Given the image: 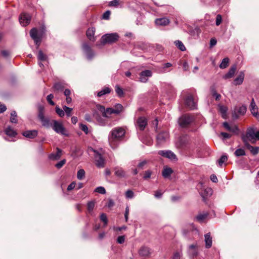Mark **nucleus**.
I'll use <instances>...</instances> for the list:
<instances>
[{
  "mask_svg": "<svg viewBox=\"0 0 259 259\" xmlns=\"http://www.w3.org/2000/svg\"><path fill=\"white\" fill-rule=\"evenodd\" d=\"M234 155L236 157H239L241 156H244L245 155V150L242 148H239L236 150L234 152Z\"/></svg>",
  "mask_w": 259,
  "mask_h": 259,
  "instance_id": "nucleus-33",
  "label": "nucleus"
},
{
  "mask_svg": "<svg viewBox=\"0 0 259 259\" xmlns=\"http://www.w3.org/2000/svg\"><path fill=\"white\" fill-rule=\"evenodd\" d=\"M185 105L187 107L191 109H194L196 108V102L194 101L191 95L188 94L185 100Z\"/></svg>",
  "mask_w": 259,
  "mask_h": 259,
  "instance_id": "nucleus-12",
  "label": "nucleus"
},
{
  "mask_svg": "<svg viewBox=\"0 0 259 259\" xmlns=\"http://www.w3.org/2000/svg\"><path fill=\"white\" fill-rule=\"evenodd\" d=\"M63 109L65 112L66 115L67 116H70L71 115V112L72 111V109L71 108H69L65 105L63 106Z\"/></svg>",
  "mask_w": 259,
  "mask_h": 259,
  "instance_id": "nucleus-47",
  "label": "nucleus"
},
{
  "mask_svg": "<svg viewBox=\"0 0 259 259\" xmlns=\"http://www.w3.org/2000/svg\"><path fill=\"white\" fill-rule=\"evenodd\" d=\"M95 192L99 193L100 194H105L106 193V190L104 188V187L100 186V187H97L95 189Z\"/></svg>",
  "mask_w": 259,
  "mask_h": 259,
  "instance_id": "nucleus-45",
  "label": "nucleus"
},
{
  "mask_svg": "<svg viewBox=\"0 0 259 259\" xmlns=\"http://www.w3.org/2000/svg\"><path fill=\"white\" fill-rule=\"evenodd\" d=\"M93 151L95 153V160L97 166L99 168L104 167L105 164V160L102 155V154L99 153L96 150H93Z\"/></svg>",
  "mask_w": 259,
  "mask_h": 259,
  "instance_id": "nucleus-7",
  "label": "nucleus"
},
{
  "mask_svg": "<svg viewBox=\"0 0 259 259\" xmlns=\"http://www.w3.org/2000/svg\"><path fill=\"white\" fill-rule=\"evenodd\" d=\"M43 109H44L43 107H39V113L38 114V117H39V119L40 120V121L41 120L44 119V118H45L44 113L42 112Z\"/></svg>",
  "mask_w": 259,
  "mask_h": 259,
  "instance_id": "nucleus-57",
  "label": "nucleus"
},
{
  "mask_svg": "<svg viewBox=\"0 0 259 259\" xmlns=\"http://www.w3.org/2000/svg\"><path fill=\"white\" fill-rule=\"evenodd\" d=\"M193 121L192 117L189 115H184L179 118L180 125L183 127H186Z\"/></svg>",
  "mask_w": 259,
  "mask_h": 259,
  "instance_id": "nucleus-8",
  "label": "nucleus"
},
{
  "mask_svg": "<svg viewBox=\"0 0 259 259\" xmlns=\"http://www.w3.org/2000/svg\"><path fill=\"white\" fill-rule=\"evenodd\" d=\"M23 136L28 139H34L38 135V132L36 130L26 131L22 133Z\"/></svg>",
  "mask_w": 259,
  "mask_h": 259,
  "instance_id": "nucleus-21",
  "label": "nucleus"
},
{
  "mask_svg": "<svg viewBox=\"0 0 259 259\" xmlns=\"http://www.w3.org/2000/svg\"><path fill=\"white\" fill-rule=\"evenodd\" d=\"M42 124L43 126L49 127L52 123H51L50 122V120L49 118H45L44 119L41 120Z\"/></svg>",
  "mask_w": 259,
  "mask_h": 259,
  "instance_id": "nucleus-43",
  "label": "nucleus"
},
{
  "mask_svg": "<svg viewBox=\"0 0 259 259\" xmlns=\"http://www.w3.org/2000/svg\"><path fill=\"white\" fill-rule=\"evenodd\" d=\"M213 193L212 189L210 188H206L204 190L203 192H201L200 194L204 201H206V197L210 196Z\"/></svg>",
  "mask_w": 259,
  "mask_h": 259,
  "instance_id": "nucleus-22",
  "label": "nucleus"
},
{
  "mask_svg": "<svg viewBox=\"0 0 259 259\" xmlns=\"http://www.w3.org/2000/svg\"><path fill=\"white\" fill-rule=\"evenodd\" d=\"M64 85L61 82H57L54 84L53 88L55 91L59 92L63 90L64 89Z\"/></svg>",
  "mask_w": 259,
  "mask_h": 259,
  "instance_id": "nucleus-32",
  "label": "nucleus"
},
{
  "mask_svg": "<svg viewBox=\"0 0 259 259\" xmlns=\"http://www.w3.org/2000/svg\"><path fill=\"white\" fill-rule=\"evenodd\" d=\"M220 111L221 112L222 114V117L224 118H226V113H227V108L224 106H219Z\"/></svg>",
  "mask_w": 259,
  "mask_h": 259,
  "instance_id": "nucleus-41",
  "label": "nucleus"
},
{
  "mask_svg": "<svg viewBox=\"0 0 259 259\" xmlns=\"http://www.w3.org/2000/svg\"><path fill=\"white\" fill-rule=\"evenodd\" d=\"M56 112L60 117H63L64 116V110L60 109L58 106H56L55 108Z\"/></svg>",
  "mask_w": 259,
  "mask_h": 259,
  "instance_id": "nucleus-44",
  "label": "nucleus"
},
{
  "mask_svg": "<svg viewBox=\"0 0 259 259\" xmlns=\"http://www.w3.org/2000/svg\"><path fill=\"white\" fill-rule=\"evenodd\" d=\"M31 19V16L25 13H22L19 17L20 23L23 26H26L29 24Z\"/></svg>",
  "mask_w": 259,
  "mask_h": 259,
  "instance_id": "nucleus-10",
  "label": "nucleus"
},
{
  "mask_svg": "<svg viewBox=\"0 0 259 259\" xmlns=\"http://www.w3.org/2000/svg\"><path fill=\"white\" fill-rule=\"evenodd\" d=\"M79 128L81 131L84 132L86 134H88V126L83 124L80 123L79 124Z\"/></svg>",
  "mask_w": 259,
  "mask_h": 259,
  "instance_id": "nucleus-50",
  "label": "nucleus"
},
{
  "mask_svg": "<svg viewBox=\"0 0 259 259\" xmlns=\"http://www.w3.org/2000/svg\"><path fill=\"white\" fill-rule=\"evenodd\" d=\"M45 31V26H42L39 31H38L35 28H33L30 31V35L34 40L37 47L40 45L42 36L44 34Z\"/></svg>",
  "mask_w": 259,
  "mask_h": 259,
  "instance_id": "nucleus-4",
  "label": "nucleus"
},
{
  "mask_svg": "<svg viewBox=\"0 0 259 259\" xmlns=\"http://www.w3.org/2000/svg\"><path fill=\"white\" fill-rule=\"evenodd\" d=\"M151 253V249L147 247L143 246L140 248L139 250V254L141 256L147 257Z\"/></svg>",
  "mask_w": 259,
  "mask_h": 259,
  "instance_id": "nucleus-19",
  "label": "nucleus"
},
{
  "mask_svg": "<svg viewBox=\"0 0 259 259\" xmlns=\"http://www.w3.org/2000/svg\"><path fill=\"white\" fill-rule=\"evenodd\" d=\"M10 121L14 123L17 122V113L15 111H13L11 113Z\"/></svg>",
  "mask_w": 259,
  "mask_h": 259,
  "instance_id": "nucleus-36",
  "label": "nucleus"
},
{
  "mask_svg": "<svg viewBox=\"0 0 259 259\" xmlns=\"http://www.w3.org/2000/svg\"><path fill=\"white\" fill-rule=\"evenodd\" d=\"M7 135L10 137H14L17 135V133L15 131L11 128V126H8L5 131Z\"/></svg>",
  "mask_w": 259,
  "mask_h": 259,
  "instance_id": "nucleus-29",
  "label": "nucleus"
},
{
  "mask_svg": "<svg viewBox=\"0 0 259 259\" xmlns=\"http://www.w3.org/2000/svg\"><path fill=\"white\" fill-rule=\"evenodd\" d=\"M61 150L57 148V152L56 153H51L49 156V158L51 160H58L61 156Z\"/></svg>",
  "mask_w": 259,
  "mask_h": 259,
  "instance_id": "nucleus-26",
  "label": "nucleus"
},
{
  "mask_svg": "<svg viewBox=\"0 0 259 259\" xmlns=\"http://www.w3.org/2000/svg\"><path fill=\"white\" fill-rule=\"evenodd\" d=\"M245 146L250 151L251 154L255 155H256L259 152L258 147H253L251 146L249 143H244Z\"/></svg>",
  "mask_w": 259,
  "mask_h": 259,
  "instance_id": "nucleus-24",
  "label": "nucleus"
},
{
  "mask_svg": "<svg viewBox=\"0 0 259 259\" xmlns=\"http://www.w3.org/2000/svg\"><path fill=\"white\" fill-rule=\"evenodd\" d=\"M168 138V134L166 132H162L157 136V141L158 144L165 142Z\"/></svg>",
  "mask_w": 259,
  "mask_h": 259,
  "instance_id": "nucleus-20",
  "label": "nucleus"
},
{
  "mask_svg": "<svg viewBox=\"0 0 259 259\" xmlns=\"http://www.w3.org/2000/svg\"><path fill=\"white\" fill-rule=\"evenodd\" d=\"M160 155L169 158L171 160H174L176 159V155L170 150H160L158 152Z\"/></svg>",
  "mask_w": 259,
  "mask_h": 259,
  "instance_id": "nucleus-14",
  "label": "nucleus"
},
{
  "mask_svg": "<svg viewBox=\"0 0 259 259\" xmlns=\"http://www.w3.org/2000/svg\"><path fill=\"white\" fill-rule=\"evenodd\" d=\"M85 171L83 169H80L77 171V178L78 180H82L85 177Z\"/></svg>",
  "mask_w": 259,
  "mask_h": 259,
  "instance_id": "nucleus-34",
  "label": "nucleus"
},
{
  "mask_svg": "<svg viewBox=\"0 0 259 259\" xmlns=\"http://www.w3.org/2000/svg\"><path fill=\"white\" fill-rule=\"evenodd\" d=\"M241 139L244 143H248L249 141L255 143L256 140H259V131H255L253 127H249L245 135L241 136Z\"/></svg>",
  "mask_w": 259,
  "mask_h": 259,
  "instance_id": "nucleus-3",
  "label": "nucleus"
},
{
  "mask_svg": "<svg viewBox=\"0 0 259 259\" xmlns=\"http://www.w3.org/2000/svg\"><path fill=\"white\" fill-rule=\"evenodd\" d=\"M75 186V183L72 182L68 186L67 190L68 191H71L74 188Z\"/></svg>",
  "mask_w": 259,
  "mask_h": 259,
  "instance_id": "nucleus-63",
  "label": "nucleus"
},
{
  "mask_svg": "<svg viewBox=\"0 0 259 259\" xmlns=\"http://www.w3.org/2000/svg\"><path fill=\"white\" fill-rule=\"evenodd\" d=\"M188 254L191 258L197 257L198 255L197 246L194 244L189 245L188 249Z\"/></svg>",
  "mask_w": 259,
  "mask_h": 259,
  "instance_id": "nucleus-13",
  "label": "nucleus"
},
{
  "mask_svg": "<svg viewBox=\"0 0 259 259\" xmlns=\"http://www.w3.org/2000/svg\"><path fill=\"white\" fill-rule=\"evenodd\" d=\"M222 21V17L220 14H218L216 17L215 24L217 26H219Z\"/></svg>",
  "mask_w": 259,
  "mask_h": 259,
  "instance_id": "nucleus-52",
  "label": "nucleus"
},
{
  "mask_svg": "<svg viewBox=\"0 0 259 259\" xmlns=\"http://www.w3.org/2000/svg\"><path fill=\"white\" fill-rule=\"evenodd\" d=\"M65 162H66V160L63 159V160L60 161L59 162H58L57 163H56L55 164V166L57 168L60 169L63 166V165L65 163Z\"/></svg>",
  "mask_w": 259,
  "mask_h": 259,
  "instance_id": "nucleus-51",
  "label": "nucleus"
},
{
  "mask_svg": "<svg viewBox=\"0 0 259 259\" xmlns=\"http://www.w3.org/2000/svg\"><path fill=\"white\" fill-rule=\"evenodd\" d=\"M120 0H113L110 2L109 5L112 7H117L119 4Z\"/></svg>",
  "mask_w": 259,
  "mask_h": 259,
  "instance_id": "nucleus-58",
  "label": "nucleus"
},
{
  "mask_svg": "<svg viewBox=\"0 0 259 259\" xmlns=\"http://www.w3.org/2000/svg\"><path fill=\"white\" fill-rule=\"evenodd\" d=\"M244 78V73L241 71L238 76L234 80V84L236 85H240L242 83Z\"/></svg>",
  "mask_w": 259,
  "mask_h": 259,
  "instance_id": "nucleus-23",
  "label": "nucleus"
},
{
  "mask_svg": "<svg viewBox=\"0 0 259 259\" xmlns=\"http://www.w3.org/2000/svg\"><path fill=\"white\" fill-rule=\"evenodd\" d=\"M100 219L104 223L105 226L107 224L108 219L105 213L101 214L100 216Z\"/></svg>",
  "mask_w": 259,
  "mask_h": 259,
  "instance_id": "nucleus-54",
  "label": "nucleus"
},
{
  "mask_svg": "<svg viewBox=\"0 0 259 259\" xmlns=\"http://www.w3.org/2000/svg\"><path fill=\"white\" fill-rule=\"evenodd\" d=\"M236 67L235 65L231 66L228 73L224 76V78L227 79L232 77L236 71Z\"/></svg>",
  "mask_w": 259,
  "mask_h": 259,
  "instance_id": "nucleus-27",
  "label": "nucleus"
},
{
  "mask_svg": "<svg viewBox=\"0 0 259 259\" xmlns=\"http://www.w3.org/2000/svg\"><path fill=\"white\" fill-rule=\"evenodd\" d=\"M110 15V11H107L103 15V18L104 19L108 20L109 18Z\"/></svg>",
  "mask_w": 259,
  "mask_h": 259,
  "instance_id": "nucleus-62",
  "label": "nucleus"
},
{
  "mask_svg": "<svg viewBox=\"0 0 259 259\" xmlns=\"http://www.w3.org/2000/svg\"><path fill=\"white\" fill-rule=\"evenodd\" d=\"M170 23V20L167 17L157 18L155 20V24L157 26H165Z\"/></svg>",
  "mask_w": 259,
  "mask_h": 259,
  "instance_id": "nucleus-15",
  "label": "nucleus"
},
{
  "mask_svg": "<svg viewBox=\"0 0 259 259\" xmlns=\"http://www.w3.org/2000/svg\"><path fill=\"white\" fill-rule=\"evenodd\" d=\"M37 58L39 61H46L47 59V55L44 54L43 53L42 51L41 50L38 51Z\"/></svg>",
  "mask_w": 259,
  "mask_h": 259,
  "instance_id": "nucleus-35",
  "label": "nucleus"
},
{
  "mask_svg": "<svg viewBox=\"0 0 259 259\" xmlns=\"http://www.w3.org/2000/svg\"><path fill=\"white\" fill-rule=\"evenodd\" d=\"M125 133L124 130L121 127H115L111 131L109 135V142L112 148L117 147L116 142L122 138Z\"/></svg>",
  "mask_w": 259,
  "mask_h": 259,
  "instance_id": "nucleus-2",
  "label": "nucleus"
},
{
  "mask_svg": "<svg viewBox=\"0 0 259 259\" xmlns=\"http://www.w3.org/2000/svg\"><path fill=\"white\" fill-rule=\"evenodd\" d=\"M172 172V170L171 168L165 167L162 171V176L164 178H168L170 176Z\"/></svg>",
  "mask_w": 259,
  "mask_h": 259,
  "instance_id": "nucleus-30",
  "label": "nucleus"
},
{
  "mask_svg": "<svg viewBox=\"0 0 259 259\" xmlns=\"http://www.w3.org/2000/svg\"><path fill=\"white\" fill-rule=\"evenodd\" d=\"M51 126L53 130L57 134H59L64 136L68 135L66 133V130L63 126L62 122L55 120H52V124H51Z\"/></svg>",
  "mask_w": 259,
  "mask_h": 259,
  "instance_id": "nucleus-6",
  "label": "nucleus"
},
{
  "mask_svg": "<svg viewBox=\"0 0 259 259\" xmlns=\"http://www.w3.org/2000/svg\"><path fill=\"white\" fill-rule=\"evenodd\" d=\"M205 247L209 248L212 246V238L210 236V233H208L204 235Z\"/></svg>",
  "mask_w": 259,
  "mask_h": 259,
  "instance_id": "nucleus-25",
  "label": "nucleus"
},
{
  "mask_svg": "<svg viewBox=\"0 0 259 259\" xmlns=\"http://www.w3.org/2000/svg\"><path fill=\"white\" fill-rule=\"evenodd\" d=\"M95 28H93V27L88 29V30L87 31V37H88V38L90 40H91L92 41L95 40L94 37V34H95Z\"/></svg>",
  "mask_w": 259,
  "mask_h": 259,
  "instance_id": "nucleus-28",
  "label": "nucleus"
},
{
  "mask_svg": "<svg viewBox=\"0 0 259 259\" xmlns=\"http://www.w3.org/2000/svg\"><path fill=\"white\" fill-rule=\"evenodd\" d=\"M152 76V72L150 70H145L139 73V81L146 83L149 77Z\"/></svg>",
  "mask_w": 259,
  "mask_h": 259,
  "instance_id": "nucleus-9",
  "label": "nucleus"
},
{
  "mask_svg": "<svg viewBox=\"0 0 259 259\" xmlns=\"http://www.w3.org/2000/svg\"><path fill=\"white\" fill-rule=\"evenodd\" d=\"M151 171L149 170L145 171L144 176H143V179L146 180L149 178L151 175Z\"/></svg>",
  "mask_w": 259,
  "mask_h": 259,
  "instance_id": "nucleus-60",
  "label": "nucleus"
},
{
  "mask_svg": "<svg viewBox=\"0 0 259 259\" xmlns=\"http://www.w3.org/2000/svg\"><path fill=\"white\" fill-rule=\"evenodd\" d=\"M110 92H111V89L109 88L105 87L101 91H100V92H99L98 93L97 95L98 97H100L105 94H109Z\"/></svg>",
  "mask_w": 259,
  "mask_h": 259,
  "instance_id": "nucleus-31",
  "label": "nucleus"
},
{
  "mask_svg": "<svg viewBox=\"0 0 259 259\" xmlns=\"http://www.w3.org/2000/svg\"><path fill=\"white\" fill-rule=\"evenodd\" d=\"M228 158H227V156L226 155H222L221 158L218 160V164H219V165L220 166H221L223 164L227 161Z\"/></svg>",
  "mask_w": 259,
  "mask_h": 259,
  "instance_id": "nucleus-42",
  "label": "nucleus"
},
{
  "mask_svg": "<svg viewBox=\"0 0 259 259\" xmlns=\"http://www.w3.org/2000/svg\"><path fill=\"white\" fill-rule=\"evenodd\" d=\"M246 107L244 106H242L239 108V109L238 110V112L240 114L243 115L246 112Z\"/></svg>",
  "mask_w": 259,
  "mask_h": 259,
  "instance_id": "nucleus-55",
  "label": "nucleus"
},
{
  "mask_svg": "<svg viewBox=\"0 0 259 259\" xmlns=\"http://www.w3.org/2000/svg\"><path fill=\"white\" fill-rule=\"evenodd\" d=\"M229 63V59L228 58H225L223 59L220 65V67L222 69H224L228 66Z\"/></svg>",
  "mask_w": 259,
  "mask_h": 259,
  "instance_id": "nucleus-38",
  "label": "nucleus"
},
{
  "mask_svg": "<svg viewBox=\"0 0 259 259\" xmlns=\"http://www.w3.org/2000/svg\"><path fill=\"white\" fill-rule=\"evenodd\" d=\"M147 121L144 117H140L137 121V127L140 131H143L147 125Z\"/></svg>",
  "mask_w": 259,
  "mask_h": 259,
  "instance_id": "nucleus-16",
  "label": "nucleus"
},
{
  "mask_svg": "<svg viewBox=\"0 0 259 259\" xmlns=\"http://www.w3.org/2000/svg\"><path fill=\"white\" fill-rule=\"evenodd\" d=\"M229 131L231 132L234 134H237L238 128L236 125H233L231 126L230 130Z\"/></svg>",
  "mask_w": 259,
  "mask_h": 259,
  "instance_id": "nucleus-56",
  "label": "nucleus"
},
{
  "mask_svg": "<svg viewBox=\"0 0 259 259\" xmlns=\"http://www.w3.org/2000/svg\"><path fill=\"white\" fill-rule=\"evenodd\" d=\"M115 92L119 97H121L123 95V90L119 85H116Z\"/></svg>",
  "mask_w": 259,
  "mask_h": 259,
  "instance_id": "nucleus-46",
  "label": "nucleus"
},
{
  "mask_svg": "<svg viewBox=\"0 0 259 259\" xmlns=\"http://www.w3.org/2000/svg\"><path fill=\"white\" fill-rule=\"evenodd\" d=\"M172 66V64L170 63H166L163 65V67L161 68V69L159 70V72L160 73H165L166 72V69Z\"/></svg>",
  "mask_w": 259,
  "mask_h": 259,
  "instance_id": "nucleus-39",
  "label": "nucleus"
},
{
  "mask_svg": "<svg viewBox=\"0 0 259 259\" xmlns=\"http://www.w3.org/2000/svg\"><path fill=\"white\" fill-rule=\"evenodd\" d=\"M97 109L102 114L103 117L95 114V117L98 123L102 126L107 124V120L105 118H110L112 114L118 115L122 112L123 107L120 104H116L113 107L105 108L104 106L98 105Z\"/></svg>",
  "mask_w": 259,
  "mask_h": 259,
  "instance_id": "nucleus-1",
  "label": "nucleus"
},
{
  "mask_svg": "<svg viewBox=\"0 0 259 259\" xmlns=\"http://www.w3.org/2000/svg\"><path fill=\"white\" fill-rule=\"evenodd\" d=\"M250 110L252 114L256 118L259 119V113L257 112V108L253 99H252L250 103Z\"/></svg>",
  "mask_w": 259,
  "mask_h": 259,
  "instance_id": "nucleus-18",
  "label": "nucleus"
},
{
  "mask_svg": "<svg viewBox=\"0 0 259 259\" xmlns=\"http://www.w3.org/2000/svg\"><path fill=\"white\" fill-rule=\"evenodd\" d=\"M208 214L207 213H203V214H198L196 219V220L199 221V222H202L207 217Z\"/></svg>",
  "mask_w": 259,
  "mask_h": 259,
  "instance_id": "nucleus-40",
  "label": "nucleus"
},
{
  "mask_svg": "<svg viewBox=\"0 0 259 259\" xmlns=\"http://www.w3.org/2000/svg\"><path fill=\"white\" fill-rule=\"evenodd\" d=\"M134 196V192L131 190H128L126 191L125 192V197L126 198H133Z\"/></svg>",
  "mask_w": 259,
  "mask_h": 259,
  "instance_id": "nucleus-48",
  "label": "nucleus"
},
{
  "mask_svg": "<svg viewBox=\"0 0 259 259\" xmlns=\"http://www.w3.org/2000/svg\"><path fill=\"white\" fill-rule=\"evenodd\" d=\"M82 49L88 60L92 59L95 56V53L87 44L84 43L82 45Z\"/></svg>",
  "mask_w": 259,
  "mask_h": 259,
  "instance_id": "nucleus-11",
  "label": "nucleus"
},
{
  "mask_svg": "<svg viewBox=\"0 0 259 259\" xmlns=\"http://www.w3.org/2000/svg\"><path fill=\"white\" fill-rule=\"evenodd\" d=\"M125 241L124 236H120L117 239V241L119 244H122Z\"/></svg>",
  "mask_w": 259,
  "mask_h": 259,
  "instance_id": "nucleus-61",
  "label": "nucleus"
},
{
  "mask_svg": "<svg viewBox=\"0 0 259 259\" xmlns=\"http://www.w3.org/2000/svg\"><path fill=\"white\" fill-rule=\"evenodd\" d=\"M119 35L117 33H107L101 37V42L103 44H112L118 40Z\"/></svg>",
  "mask_w": 259,
  "mask_h": 259,
  "instance_id": "nucleus-5",
  "label": "nucleus"
},
{
  "mask_svg": "<svg viewBox=\"0 0 259 259\" xmlns=\"http://www.w3.org/2000/svg\"><path fill=\"white\" fill-rule=\"evenodd\" d=\"M115 175L120 178H125L126 176V171L121 167L116 166L114 168Z\"/></svg>",
  "mask_w": 259,
  "mask_h": 259,
  "instance_id": "nucleus-17",
  "label": "nucleus"
},
{
  "mask_svg": "<svg viewBox=\"0 0 259 259\" xmlns=\"http://www.w3.org/2000/svg\"><path fill=\"white\" fill-rule=\"evenodd\" d=\"M130 209L128 205L126 206L125 208V213H124V218L126 222H127L128 218V214H129Z\"/></svg>",
  "mask_w": 259,
  "mask_h": 259,
  "instance_id": "nucleus-59",
  "label": "nucleus"
},
{
  "mask_svg": "<svg viewBox=\"0 0 259 259\" xmlns=\"http://www.w3.org/2000/svg\"><path fill=\"white\" fill-rule=\"evenodd\" d=\"M95 206V203L93 201H90L88 203V209L89 211H92Z\"/></svg>",
  "mask_w": 259,
  "mask_h": 259,
  "instance_id": "nucleus-53",
  "label": "nucleus"
},
{
  "mask_svg": "<svg viewBox=\"0 0 259 259\" xmlns=\"http://www.w3.org/2000/svg\"><path fill=\"white\" fill-rule=\"evenodd\" d=\"M183 69L185 71H188L189 70V65L187 62H184L183 64Z\"/></svg>",
  "mask_w": 259,
  "mask_h": 259,
  "instance_id": "nucleus-64",
  "label": "nucleus"
},
{
  "mask_svg": "<svg viewBox=\"0 0 259 259\" xmlns=\"http://www.w3.org/2000/svg\"><path fill=\"white\" fill-rule=\"evenodd\" d=\"M54 98V96L53 94H50L47 97V101L49 103V104L51 105H54L55 103L52 101V99Z\"/></svg>",
  "mask_w": 259,
  "mask_h": 259,
  "instance_id": "nucleus-49",
  "label": "nucleus"
},
{
  "mask_svg": "<svg viewBox=\"0 0 259 259\" xmlns=\"http://www.w3.org/2000/svg\"><path fill=\"white\" fill-rule=\"evenodd\" d=\"M176 46L182 51L186 50V48L181 41L177 40L175 42Z\"/></svg>",
  "mask_w": 259,
  "mask_h": 259,
  "instance_id": "nucleus-37",
  "label": "nucleus"
}]
</instances>
